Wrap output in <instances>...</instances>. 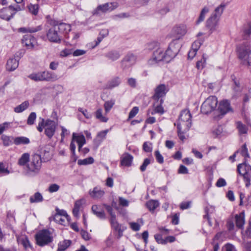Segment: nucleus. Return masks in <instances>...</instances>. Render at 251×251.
Here are the masks:
<instances>
[{"instance_id":"obj_17","label":"nucleus","mask_w":251,"mask_h":251,"mask_svg":"<svg viewBox=\"0 0 251 251\" xmlns=\"http://www.w3.org/2000/svg\"><path fill=\"white\" fill-rule=\"evenodd\" d=\"M35 42V38L31 35H25L22 39L23 44L29 49H33L34 47Z\"/></svg>"},{"instance_id":"obj_56","label":"nucleus","mask_w":251,"mask_h":251,"mask_svg":"<svg viewBox=\"0 0 251 251\" xmlns=\"http://www.w3.org/2000/svg\"><path fill=\"white\" fill-rule=\"evenodd\" d=\"M139 112V108L137 106H134L130 111L127 120L134 117Z\"/></svg>"},{"instance_id":"obj_47","label":"nucleus","mask_w":251,"mask_h":251,"mask_svg":"<svg viewBox=\"0 0 251 251\" xmlns=\"http://www.w3.org/2000/svg\"><path fill=\"white\" fill-rule=\"evenodd\" d=\"M29 11L32 14L36 15L38 14L39 10V5L37 4L30 3L28 5Z\"/></svg>"},{"instance_id":"obj_16","label":"nucleus","mask_w":251,"mask_h":251,"mask_svg":"<svg viewBox=\"0 0 251 251\" xmlns=\"http://www.w3.org/2000/svg\"><path fill=\"white\" fill-rule=\"evenodd\" d=\"M14 15V12H12V9L9 6L0 10V18L6 21H9Z\"/></svg>"},{"instance_id":"obj_63","label":"nucleus","mask_w":251,"mask_h":251,"mask_svg":"<svg viewBox=\"0 0 251 251\" xmlns=\"http://www.w3.org/2000/svg\"><path fill=\"white\" fill-rule=\"evenodd\" d=\"M201 45V42L200 40L195 41L192 45L191 49L194 50L198 51Z\"/></svg>"},{"instance_id":"obj_7","label":"nucleus","mask_w":251,"mask_h":251,"mask_svg":"<svg viewBox=\"0 0 251 251\" xmlns=\"http://www.w3.org/2000/svg\"><path fill=\"white\" fill-rule=\"evenodd\" d=\"M37 243L40 246H45L52 240L50 232L47 229L40 231L36 235Z\"/></svg>"},{"instance_id":"obj_8","label":"nucleus","mask_w":251,"mask_h":251,"mask_svg":"<svg viewBox=\"0 0 251 251\" xmlns=\"http://www.w3.org/2000/svg\"><path fill=\"white\" fill-rule=\"evenodd\" d=\"M119 6L117 2H107L103 4L99 5L93 11V15H99L101 13L110 12L116 9Z\"/></svg>"},{"instance_id":"obj_2","label":"nucleus","mask_w":251,"mask_h":251,"mask_svg":"<svg viewBox=\"0 0 251 251\" xmlns=\"http://www.w3.org/2000/svg\"><path fill=\"white\" fill-rule=\"evenodd\" d=\"M28 77L35 81H53L57 79V75L54 73L49 71L33 73L29 75Z\"/></svg>"},{"instance_id":"obj_22","label":"nucleus","mask_w":251,"mask_h":251,"mask_svg":"<svg viewBox=\"0 0 251 251\" xmlns=\"http://www.w3.org/2000/svg\"><path fill=\"white\" fill-rule=\"evenodd\" d=\"M92 211L97 217L101 219H105V214L103 210L100 208V206L98 205H93L91 208Z\"/></svg>"},{"instance_id":"obj_36","label":"nucleus","mask_w":251,"mask_h":251,"mask_svg":"<svg viewBox=\"0 0 251 251\" xmlns=\"http://www.w3.org/2000/svg\"><path fill=\"white\" fill-rule=\"evenodd\" d=\"M41 29L40 26L36 27H21L18 29V31L22 33H34Z\"/></svg>"},{"instance_id":"obj_37","label":"nucleus","mask_w":251,"mask_h":251,"mask_svg":"<svg viewBox=\"0 0 251 251\" xmlns=\"http://www.w3.org/2000/svg\"><path fill=\"white\" fill-rule=\"evenodd\" d=\"M43 201V197L39 192L35 193L29 198V201L31 203H38L42 202Z\"/></svg>"},{"instance_id":"obj_59","label":"nucleus","mask_w":251,"mask_h":251,"mask_svg":"<svg viewBox=\"0 0 251 251\" xmlns=\"http://www.w3.org/2000/svg\"><path fill=\"white\" fill-rule=\"evenodd\" d=\"M11 123L4 122L2 124L0 125V134H1L3 132L10 127Z\"/></svg>"},{"instance_id":"obj_58","label":"nucleus","mask_w":251,"mask_h":251,"mask_svg":"<svg viewBox=\"0 0 251 251\" xmlns=\"http://www.w3.org/2000/svg\"><path fill=\"white\" fill-rule=\"evenodd\" d=\"M154 155L155 156L157 161L159 163L162 164L163 163L164 158H163V156L160 154V152L158 151H156L154 152Z\"/></svg>"},{"instance_id":"obj_14","label":"nucleus","mask_w":251,"mask_h":251,"mask_svg":"<svg viewBox=\"0 0 251 251\" xmlns=\"http://www.w3.org/2000/svg\"><path fill=\"white\" fill-rule=\"evenodd\" d=\"M220 19L211 16L206 21V27L212 33L217 30Z\"/></svg>"},{"instance_id":"obj_34","label":"nucleus","mask_w":251,"mask_h":251,"mask_svg":"<svg viewBox=\"0 0 251 251\" xmlns=\"http://www.w3.org/2000/svg\"><path fill=\"white\" fill-rule=\"evenodd\" d=\"M209 9L208 7H204L201 11L200 14L199 16L198 19L196 21V24L197 25L200 24L201 22L204 21L205 16L207 13L209 12Z\"/></svg>"},{"instance_id":"obj_12","label":"nucleus","mask_w":251,"mask_h":251,"mask_svg":"<svg viewBox=\"0 0 251 251\" xmlns=\"http://www.w3.org/2000/svg\"><path fill=\"white\" fill-rule=\"evenodd\" d=\"M165 53L161 49H158L153 52L152 58L149 60V64L153 65L160 61L165 62Z\"/></svg>"},{"instance_id":"obj_33","label":"nucleus","mask_w":251,"mask_h":251,"mask_svg":"<svg viewBox=\"0 0 251 251\" xmlns=\"http://www.w3.org/2000/svg\"><path fill=\"white\" fill-rule=\"evenodd\" d=\"M225 7V5L224 4H220L215 9L211 16L220 19L221 16L223 13Z\"/></svg>"},{"instance_id":"obj_28","label":"nucleus","mask_w":251,"mask_h":251,"mask_svg":"<svg viewBox=\"0 0 251 251\" xmlns=\"http://www.w3.org/2000/svg\"><path fill=\"white\" fill-rule=\"evenodd\" d=\"M30 160V154L29 153H24L19 158L18 164L21 166H27Z\"/></svg>"},{"instance_id":"obj_49","label":"nucleus","mask_w":251,"mask_h":251,"mask_svg":"<svg viewBox=\"0 0 251 251\" xmlns=\"http://www.w3.org/2000/svg\"><path fill=\"white\" fill-rule=\"evenodd\" d=\"M251 35V23L248 24V26L243 30V36L244 39H248Z\"/></svg>"},{"instance_id":"obj_29","label":"nucleus","mask_w":251,"mask_h":251,"mask_svg":"<svg viewBox=\"0 0 251 251\" xmlns=\"http://www.w3.org/2000/svg\"><path fill=\"white\" fill-rule=\"evenodd\" d=\"M104 56L108 59L112 61H114L120 58L121 55L119 52L117 50H111L105 53Z\"/></svg>"},{"instance_id":"obj_55","label":"nucleus","mask_w":251,"mask_h":251,"mask_svg":"<svg viewBox=\"0 0 251 251\" xmlns=\"http://www.w3.org/2000/svg\"><path fill=\"white\" fill-rule=\"evenodd\" d=\"M206 58L204 57V55H203L202 58L198 61L196 64V67L198 69H202L203 68L204 65L206 63Z\"/></svg>"},{"instance_id":"obj_44","label":"nucleus","mask_w":251,"mask_h":251,"mask_svg":"<svg viewBox=\"0 0 251 251\" xmlns=\"http://www.w3.org/2000/svg\"><path fill=\"white\" fill-rule=\"evenodd\" d=\"M146 205L150 210H154L159 205V202L157 201L151 200L148 201Z\"/></svg>"},{"instance_id":"obj_38","label":"nucleus","mask_w":251,"mask_h":251,"mask_svg":"<svg viewBox=\"0 0 251 251\" xmlns=\"http://www.w3.org/2000/svg\"><path fill=\"white\" fill-rule=\"evenodd\" d=\"M55 26L60 33L62 32L67 33L71 30L70 25L65 23H60L57 25H55Z\"/></svg>"},{"instance_id":"obj_53","label":"nucleus","mask_w":251,"mask_h":251,"mask_svg":"<svg viewBox=\"0 0 251 251\" xmlns=\"http://www.w3.org/2000/svg\"><path fill=\"white\" fill-rule=\"evenodd\" d=\"M169 11V8L167 5L162 7H158L157 12L160 15L163 16L166 14Z\"/></svg>"},{"instance_id":"obj_5","label":"nucleus","mask_w":251,"mask_h":251,"mask_svg":"<svg viewBox=\"0 0 251 251\" xmlns=\"http://www.w3.org/2000/svg\"><path fill=\"white\" fill-rule=\"evenodd\" d=\"M239 58L243 65L251 66V51L248 46H240L237 49Z\"/></svg>"},{"instance_id":"obj_57","label":"nucleus","mask_w":251,"mask_h":251,"mask_svg":"<svg viewBox=\"0 0 251 251\" xmlns=\"http://www.w3.org/2000/svg\"><path fill=\"white\" fill-rule=\"evenodd\" d=\"M1 140L3 142V145L4 146H9L12 144V141L9 136L2 135L1 136Z\"/></svg>"},{"instance_id":"obj_24","label":"nucleus","mask_w":251,"mask_h":251,"mask_svg":"<svg viewBox=\"0 0 251 251\" xmlns=\"http://www.w3.org/2000/svg\"><path fill=\"white\" fill-rule=\"evenodd\" d=\"M235 220L236 227L238 228H242L245 224V214L242 212L239 214H237L235 216Z\"/></svg>"},{"instance_id":"obj_62","label":"nucleus","mask_w":251,"mask_h":251,"mask_svg":"<svg viewBox=\"0 0 251 251\" xmlns=\"http://www.w3.org/2000/svg\"><path fill=\"white\" fill-rule=\"evenodd\" d=\"M150 163H151L150 159H149V158H146L144 160L142 165L140 166V169L141 171L144 172L146 170V169L147 166L149 164H150Z\"/></svg>"},{"instance_id":"obj_21","label":"nucleus","mask_w":251,"mask_h":251,"mask_svg":"<svg viewBox=\"0 0 251 251\" xmlns=\"http://www.w3.org/2000/svg\"><path fill=\"white\" fill-rule=\"evenodd\" d=\"M19 66V60L15 57L9 58L6 63V68L8 71H13L18 68Z\"/></svg>"},{"instance_id":"obj_35","label":"nucleus","mask_w":251,"mask_h":251,"mask_svg":"<svg viewBox=\"0 0 251 251\" xmlns=\"http://www.w3.org/2000/svg\"><path fill=\"white\" fill-rule=\"evenodd\" d=\"M121 83V79L119 77H116L110 80L106 85V88L112 89L117 87Z\"/></svg>"},{"instance_id":"obj_25","label":"nucleus","mask_w":251,"mask_h":251,"mask_svg":"<svg viewBox=\"0 0 251 251\" xmlns=\"http://www.w3.org/2000/svg\"><path fill=\"white\" fill-rule=\"evenodd\" d=\"M191 126V122L178 121L177 123V130L180 131L187 132Z\"/></svg>"},{"instance_id":"obj_46","label":"nucleus","mask_w":251,"mask_h":251,"mask_svg":"<svg viewBox=\"0 0 251 251\" xmlns=\"http://www.w3.org/2000/svg\"><path fill=\"white\" fill-rule=\"evenodd\" d=\"M163 102V100L162 99H161L160 100V103L159 104H156L155 103L153 104V107L155 109V110H156V112L160 115L163 114L164 113V110L162 106V104Z\"/></svg>"},{"instance_id":"obj_30","label":"nucleus","mask_w":251,"mask_h":251,"mask_svg":"<svg viewBox=\"0 0 251 251\" xmlns=\"http://www.w3.org/2000/svg\"><path fill=\"white\" fill-rule=\"evenodd\" d=\"M29 106V102L28 100L23 102L20 105H17L14 108V111L17 113L23 112L27 109Z\"/></svg>"},{"instance_id":"obj_45","label":"nucleus","mask_w":251,"mask_h":251,"mask_svg":"<svg viewBox=\"0 0 251 251\" xmlns=\"http://www.w3.org/2000/svg\"><path fill=\"white\" fill-rule=\"evenodd\" d=\"M240 153L243 156L245 157L246 159V158L249 157V154L248 151V149L247 148L246 145L244 144L241 148V149L236 151V153Z\"/></svg>"},{"instance_id":"obj_15","label":"nucleus","mask_w":251,"mask_h":251,"mask_svg":"<svg viewBox=\"0 0 251 251\" xmlns=\"http://www.w3.org/2000/svg\"><path fill=\"white\" fill-rule=\"evenodd\" d=\"M167 91L165 85L160 84L155 88L153 98L155 100H158L160 98L164 97Z\"/></svg>"},{"instance_id":"obj_64","label":"nucleus","mask_w":251,"mask_h":251,"mask_svg":"<svg viewBox=\"0 0 251 251\" xmlns=\"http://www.w3.org/2000/svg\"><path fill=\"white\" fill-rule=\"evenodd\" d=\"M226 185V182L225 179L220 178L216 183V186L218 187H221L225 186Z\"/></svg>"},{"instance_id":"obj_32","label":"nucleus","mask_w":251,"mask_h":251,"mask_svg":"<svg viewBox=\"0 0 251 251\" xmlns=\"http://www.w3.org/2000/svg\"><path fill=\"white\" fill-rule=\"evenodd\" d=\"M30 143L29 139L24 136L17 137L14 138V143L16 145H27Z\"/></svg>"},{"instance_id":"obj_42","label":"nucleus","mask_w":251,"mask_h":251,"mask_svg":"<svg viewBox=\"0 0 251 251\" xmlns=\"http://www.w3.org/2000/svg\"><path fill=\"white\" fill-rule=\"evenodd\" d=\"M109 221L111 227L114 230H120V228H121V225L119 224V223L118 222L116 219V216H113L112 218H110Z\"/></svg>"},{"instance_id":"obj_61","label":"nucleus","mask_w":251,"mask_h":251,"mask_svg":"<svg viewBox=\"0 0 251 251\" xmlns=\"http://www.w3.org/2000/svg\"><path fill=\"white\" fill-rule=\"evenodd\" d=\"M154 238L156 242L159 244H165V239L162 238L161 234H157L154 235Z\"/></svg>"},{"instance_id":"obj_27","label":"nucleus","mask_w":251,"mask_h":251,"mask_svg":"<svg viewBox=\"0 0 251 251\" xmlns=\"http://www.w3.org/2000/svg\"><path fill=\"white\" fill-rule=\"evenodd\" d=\"M85 201L84 199H80L76 201L74 205V207L73 209V213L75 217H79V210L82 205V204L85 202Z\"/></svg>"},{"instance_id":"obj_41","label":"nucleus","mask_w":251,"mask_h":251,"mask_svg":"<svg viewBox=\"0 0 251 251\" xmlns=\"http://www.w3.org/2000/svg\"><path fill=\"white\" fill-rule=\"evenodd\" d=\"M68 217L65 216H62L60 214H55L53 216V220L56 223L61 225H64Z\"/></svg>"},{"instance_id":"obj_54","label":"nucleus","mask_w":251,"mask_h":251,"mask_svg":"<svg viewBox=\"0 0 251 251\" xmlns=\"http://www.w3.org/2000/svg\"><path fill=\"white\" fill-rule=\"evenodd\" d=\"M222 251H237V250L234 245L227 243L222 248Z\"/></svg>"},{"instance_id":"obj_60","label":"nucleus","mask_w":251,"mask_h":251,"mask_svg":"<svg viewBox=\"0 0 251 251\" xmlns=\"http://www.w3.org/2000/svg\"><path fill=\"white\" fill-rule=\"evenodd\" d=\"M145 151L150 152L152 151V144L149 142H145L143 146Z\"/></svg>"},{"instance_id":"obj_23","label":"nucleus","mask_w":251,"mask_h":251,"mask_svg":"<svg viewBox=\"0 0 251 251\" xmlns=\"http://www.w3.org/2000/svg\"><path fill=\"white\" fill-rule=\"evenodd\" d=\"M72 138L73 140L75 141L77 143L79 150H80L82 147L86 143L85 137L82 134H77L75 133H73Z\"/></svg>"},{"instance_id":"obj_11","label":"nucleus","mask_w":251,"mask_h":251,"mask_svg":"<svg viewBox=\"0 0 251 251\" xmlns=\"http://www.w3.org/2000/svg\"><path fill=\"white\" fill-rule=\"evenodd\" d=\"M57 126L56 123L50 119L46 120L45 125V134L49 138L51 139L54 135Z\"/></svg>"},{"instance_id":"obj_4","label":"nucleus","mask_w":251,"mask_h":251,"mask_svg":"<svg viewBox=\"0 0 251 251\" xmlns=\"http://www.w3.org/2000/svg\"><path fill=\"white\" fill-rule=\"evenodd\" d=\"M237 171L243 176L246 186L249 187L251 185V166L245 163L240 164L237 166Z\"/></svg>"},{"instance_id":"obj_43","label":"nucleus","mask_w":251,"mask_h":251,"mask_svg":"<svg viewBox=\"0 0 251 251\" xmlns=\"http://www.w3.org/2000/svg\"><path fill=\"white\" fill-rule=\"evenodd\" d=\"M94 159L92 157H89L84 159H79L77 164L79 165H87L93 163Z\"/></svg>"},{"instance_id":"obj_13","label":"nucleus","mask_w":251,"mask_h":251,"mask_svg":"<svg viewBox=\"0 0 251 251\" xmlns=\"http://www.w3.org/2000/svg\"><path fill=\"white\" fill-rule=\"evenodd\" d=\"M136 57L132 53L126 55L122 61V67L126 69L133 65L136 62Z\"/></svg>"},{"instance_id":"obj_48","label":"nucleus","mask_w":251,"mask_h":251,"mask_svg":"<svg viewBox=\"0 0 251 251\" xmlns=\"http://www.w3.org/2000/svg\"><path fill=\"white\" fill-rule=\"evenodd\" d=\"M102 110L101 109H98L96 112V117L101 122H106L108 120V118L102 116Z\"/></svg>"},{"instance_id":"obj_6","label":"nucleus","mask_w":251,"mask_h":251,"mask_svg":"<svg viewBox=\"0 0 251 251\" xmlns=\"http://www.w3.org/2000/svg\"><path fill=\"white\" fill-rule=\"evenodd\" d=\"M180 45L178 41L174 40L172 41L170 44L167 49L164 51L165 53V62H169L173 58H174L179 51Z\"/></svg>"},{"instance_id":"obj_9","label":"nucleus","mask_w":251,"mask_h":251,"mask_svg":"<svg viewBox=\"0 0 251 251\" xmlns=\"http://www.w3.org/2000/svg\"><path fill=\"white\" fill-rule=\"evenodd\" d=\"M188 30L187 26L184 24L176 25L172 28V35L176 38V40L182 38L187 33Z\"/></svg>"},{"instance_id":"obj_1","label":"nucleus","mask_w":251,"mask_h":251,"mask_svg":"<svg viewBox=\"0 0 251 251\" xmlns=\"http://www.w3.org/2000/svg\"><path fill=\"white\" fill-rule=\"evenodd\" d=\"M50 158V156L46 158L43 157L42 159L40 155L37 153L34 154L32 155L29 163L27 164V173L28 174H37L41 168L42 162L48 161Z\"/></svg>"},{"instance_id":"obj_26","label":"nucleus","mask_w":251,"mask_h":251,"mask_svg":"<svg viewBox=\"0 0 251 251\" xmlns=\"http://www.w3.org/2000/svg\"><path fill=\"white\" fill-rule=\"evenodd\" d=\"M17 240L18 244L23 245L25 249L30 247L29 241L26 235H21L17 236Z\"/></svg>"},{"instance_id":"obj_19","label":"nucleus","mask_w":251,"mask_h":251,"mask_svg":"<svg viewBox=\"0 0 251 251\" xmlns=\"http://www.w3.org/2000/svg\"><path fill=\"white\" fill-rule=\"evenodd\" d=\"M219 110L222 114H225L226 113L232 110L229 102L227 100H223L219 103Z\"/></svg>"},{"instance_id":"obj_39","label":"nucleus","mask_w":251,"mask_h":251,"mask_svg":"<svg viewBox=\"0 0 251 251\" xmlns=\"http://www.w3.org/2000/svg\"><path fill=\"white\" fill-rule=\"evenodd\" d=\"M236 126L239 134L241 135L247 133L248 130V127L241 122H237L236 123Z\"/></svg>"},{"instance_id":"obj_51","label":"nucleus","mask_w":251,"mask_h":251,"mask_svg":"<svg viewBox=\"0 0 251 251\" xmlns=\"http://www.w3.org/2000/svg\"><path fill=\"white\" fill-rule=\"evenodd\" d=\"M36 119V114L35 112H31L28 117L27 120V124L28 125H32L34 123Z\"/></svg>"},{"instance_id":"obj_31","label":"nucleus","mask_w":251,"mask_h":251,"mask_svg":"<svg viewBox=\"0 0 251 251\" xmlns=\"http://www.w3.org/2000/svg\"><path fill=\"white\" fill-rule=\"evenodd\" d=\"M178 121L191 122V115L188 110L182 111L180 115Z\"/></svg>"},{"instance_id":"obj_18","label":"nucleus","mask_w":251,"mask_h":251,"mask_svg":"<svg viewBox=\"0 0 251 251\" xmlns=\"http://www.w3.org/2000/svg\"><path fill=\"white\" fill-rule=\"evenodd\" d=\"M104 191L99 187H94L93 190H90L89 194L94 199H100L104 195Z\"/></svg>"},{"instance_id":"obj_40","label":"nucleus","mask_w":251,"mask_h":251,"mask_svg":"<svg viewBox=\"0 0 251 251\" xmlns=\"http://www.w3.org/2000/svg\"><path fill=\"white\" fill-rule=\"evenodd\" d=\"M71 243L70 240H66L60 242L58 245L57 251H64L70 246Z\"/></svg>"},{"instance_id":"obj_52","label":"nucleus","mask_w":251,"mask_h":251,"mask_svg":"<svg viewBox=\"0 0 251 251\" xmlns=\"http://www.w3.org/2000/svg\"><path fill=\"white\" fill-rule=\"evenodd\" d=\"M109 130L106 129L99 132L97 136V139L100 142H101L105 138L106 134L108 132Z\"/></svg>"},{"instance_id":"obj_50","label":"nucleus","mask_w":251,"mask_h":251,"mask_svg":"<svg viewBox=\"0 0 251 251\" xmlns=\"http://www.w3.org/2000/svg\"><path fill=\"white\" fill-rule=\"evenodd\" d=\"M115 104V100H111L105 102L104 107L106 113H108Z\"/></svg>"},{"instance_id":"obj_10","label":"nucleus","mask_w":251,"mask_h":251,"mask_svg":"<svg viewBox=\"0 0 251 251\" xmlns=\"http://www.w3.org/2000/svg\"><path fill=\"white\" fill-rule=\"evenodd\" d=\"M48 40L51 42L59 43L61 40L62 36L55 25L50 28L47 33Z\"/></svg>"},{"instance_id":"obj_3","label":"nucleus","mask_w":251,"mask_h":251,"mask_svg":"<svg viewBox=\"0 0 251 251\" xmlns=\"http://www.w3.org/2000/svg\"><path fill=\"white\" fill-rule=\"evenodd\" d=\"M218 100L214 96L208 97L202 103L201 106V112L205 114H208L214 111L217 107Z\"/></svg>"},{"instance_id":"obj_20","label":"nucleus","mask_w":251,"mask_h":251,"mask_svg":"<svg viewBox=\"0 0 251 251\" xmlns=\"http://www.w3.org/2000/svg\"><path fill=\"white\" fill-rule=\"evenodd\" d=\"M133 156L128 153L123 154L121 157V165L126 167L131 166Z\"/></svg>"}]
</instances>
